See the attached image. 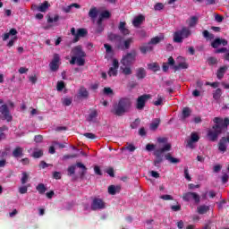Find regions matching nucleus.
<instances>
[{
    "instance_id": "nucleus-28",
    "label": "nucleus",
    "mask_w": 229,
    "mask_h": 229,
    "mask_svg": "<svg viewBox=\"0 0 229 229\" xmlns=\"http://www.w3.org/2000/svg\"><path fill=\"white\" fill-rule=\"evenodd\" d=\"M131 65H122L121 66V71L123 72V74H124L125 76H130L132 74V71H131V67H130Z\"/></svg>"
},
{
    "instance_id": "nucleus-2",
    "label": "nucleus",
    "mask_w": 229,
    "mask_h": 229,
    "mask_svg": "<svg viewBox=\"0 0 229 229\" xmlns=\"http://www.w3.org/2000/svg\"><path fill=\"white\" fill-rule=\"evenodd\" d=\"M157 142L158 144L154 151V155L156 157L154 165L156 167H159L160 164H162L164 160V153H165V151H171V145L170 143H167V139L159 138L157 139Z\"/></svg>"
},
{
    "instance_id": "nucleus-1",
    "label": "nucleus",
    "mask_w": 229,
    "mask_h": 229,
    "mask_svg": "<svg viewBox=\"0 0 229 229\" xmlns=\"http://www.w3.org/2000/svg\"><path fill=\"white\" fill-rule=\"evenodd\" d=\"M213 121L215 125L208 131V137L209 140L216 142V140H217V137L223 133V131L228 128L229 119L225 118L223 120L219 117H215Z\"/></svg>"
},
{
    "instance_id": "nucleus-31",
    "label": "nucleus",
    "mask_w": 229,
    "mask_h": 229,
    "mask_svg": "<svg viewBox=\"0 0 229 229\" xmlns=\"http://www.w3.org/2000/svg\"><path fill=\"white\" fill-rule=\"evenodd\" d=\"M49 6H50L49 2L45 1L43 4L38 5V12L46 13L49 9Z\"/></svg>"
},
{
    "instance_id": "nucleus-33",
    "label": "nucleus",
    "mask_w": 229,
    "mask_h": 229,
    "mask_svg": "<svg viewBox=\"0 0 229 229\" xmlns=\"http://www.w3.org/2000/svg\"><path fill=\"white\" fill-rule=\"evenodd\" d=\"M72 8H77V9H80L81 8V5L78 4H72L66 7H64L63 8V11L65 13H69L71 12V10H72Z\"/></svg>"
},
{
    "instance_id": "nucleus-20",
    "label": "nucleus",
    "mask_w": 229,
    "mask_h": 229,
    "mask_svg": "<svg viewBox=\"0 0 229 229\" xmlns=\"http://www.w3.org/2000/svg\"><path fill=\"white\" fill-rule=\"evenodd\" d=\"M140 50L142 55H146L147 53H151V51L153 50V46L148 42V44L141 45Z\"/></svg>"
},
{
    "instance_id": "nucleus-15",
    "label": "nucleus",
    "mask_w": 229,
    "mask_h": 229,
    "mask_svg": "<svg viewBox=\"0 0 229 229\" xmlns=\"http://www.w3.org/2000/svg\"><path fill=\"white\" fill-rule=\"evenodd\" d=\"M227 141H226V137H223L222 139H220L219 142H218V150L221 153H225L228 145H227Z\"/></svg>"
},
{
    "instance_id": "nucleus-60",
    "label": "nucleus",
    "mask_w": 229,
    "mask_h": 229,
    "mask_svg": "<svg viewBox=\"0 0 229 229\" xmlns=\"http://www.w3.org/2000/svg\"><path fill=\"white\" fill-rule=\"evenodd\" d=\"M94 172H95V174H98V176H102L103 175V173L101 172V169L98 165H96L94 167Z\"/></svg>"
},
{
    "instance_id": "nucleus-4",
    "label": "nucleus",
    "mask_w": 229,
    "mask_h": 229,
    "mask_svg": "<svg viewBox=\"0 0 229 229\" xmlns=\"http://www.w3.org/2000/svg\"><path fill=\"white\" fill-rule=\"evenodd\" d=\"M72 59L70 61L71 65L77 64L79 67H83L85 65V51H83V47L81 46H76L72 49Z\"/></svg>"
},
{
    "instance_id": "nucleus-57",
    "label": "nucleus",
    "mask_w": 229,
    "mask_h": 229,
    "mask_svg": "<svg viewBox=\"0 0 229 229\" xmlns=\"http://www.w3.org/2000/svg\"><path fill=\"white\" fill-rule=\"evenodd\" d=\"M203 37H204V38H214V35L210 34V32H208V30L203 31Z\"/></svg>"
},
{
    "instance_id": "nucleus-64",
    "label": "nucleus",
    "mask_w": 229,
    "mask_h": 229,
    "mask_svg": "<svg viewBox=\"0 0 229 229\" xmlns=\"http://www.w3.org/2000/svg\"><path fill=\"white\" fill-rule=\"evenodd\" d=\"M146 149H147V151H153V149H155V145H153V144H147Z\"/></svg>"
},
{
    "instance_id": "nucleus-40",
    "label": "nucleus",
    "mask_w": 229,
    "mask_h": 229,
    "mask_svg": "<svg viewBox=\"0 0 229 229\" xmlns=\"http://www.w3.org/2000/svg\"><path fill=\"white\" fill-rule=\"evenodd\" d=\"M28 180H30V174H28V173L26 172H23L21 174V184L25 185V183H28Z\"/></svg>"
},
{
    "instance_id": "nucleus-32",
    "label": "nucleus",
    "mask_w": 229,
    "mask_h": 229,
    "mask_svg": "<svg viewBox=\"0 0 229 229\" xmlns=\"http://www.w3.org/2000/svg\"><path fill=\"white\" fill-rule=\"evenodd\" d=\"M210 210V207L201 205L197 208L198 214L203 215L207 214Z\"/></svg>"
},
{
    "instance_id": "nucleus-46",
    "label": "nucleus",
    "mask_w": 229,
    "mask_h": 229,
    "mask_svg": "<svg viewBox=\"0 0 229 229\" xmlns=\"http://www.w3.org/2000/svg\"><path fill=\"white\" fill-rule=\"evenodd\" d=\"M72 104V98H63V105H64V106H71Z\"/></svg>"
},
{
    "instance_id": "nucleus-13",
    "label": "nucleus",
    "mask_w": 229,
    "mask_h": 229,
    "mask_svg": "<svg viewBox=\"0 0 229 229\" xmlns=\"http://www.w3.org/2000/svg\"><path fill=\"white\" fill-rule=\"evenodd\" d=\"M0 112L2 115H4V119H5V121H7L8 123L12 121L13 117H12V114H10V110H8V106L3 105L0 107Z\"/></svg>"
},
{
    "instance_id": "nucleus-61",
    "label": "nucleus",
    "mask_w": 229,
    "mask_h": 229,
    "mask_svg": "<svg viewBox=\"0 0 229 229\" xmlns=\"http://www.w3.org/2000/svg\"><path fill=\"white\" fill-rule=\"evenodd\" d=\"M161 199H164L165 201L173 200V196L171 195H162L160 197Z\"/></svg>"
},
{
    "instance_id": "nucleus-62",
    "label": "nucleus",
    "mask_w": 229,
    "mask_h": 229,
    "mask_svg": "<svg viewBox=\"0 0 229 229\" xmlns=\"http://www.w3.org/2000/svg\"><path fill=\"white\" fill-rule=\"evenodd\" d=\"M84 137H86V139H91V140L96 139V135L90 132L84 133Z\"/></svg>"
},
{
    "instance_id": "nucleus-45",
    "label": "nucleus",
    "mask_w": 229,
    "mask_h": 229,
    "mask_svg": "<svg viewBox=\"0 0 229 229\" xmlns=\"http://www.w3.org/2000/svg\"><path fill=\"white\" fill-rule=\"evenodd\" d=\"M96 117H98V111L93 110L89 115L88 121L92 122L94 121V119H96Z\"/></svg>"
},
{
    "instance_id": "nucleus-52",
    "label": "nucleus",
    "mask_w": 229,
    "mask_h": 229,
    "mask_svg": "<svg viewBox=\"0 0 229 229\" xmlns=\"http://www.w3.org/2000/svg\"><path fill=\"white\" fill-rule=\"evenodd\" d=\"M208 65H216L217 64V59L216 57H209L208 58Z\"/></svg>"
},
{
    "instance_id": "nucleus-11",
    "label": "nucleus",
    "mask_w": 229,
    "mask_h": 229,
    "mask_svg": "<svg viewBox=\"0 0 229 229\" xmlns=\"http://www.w3.org/2000/svg\"><path fill=\"white\" fill-rule=\"evenodd\" d=\"M151 98L150 95H141L137 98L136 101V108L137 110H144V106H146V101Z\"/></svg>"
},
{
    "instance_id": "nucleus-24",
    "label": "nucleus",
    "mask_w": 229,
    "mask_h": 229,
    "mask_svg": "<svg viewBox=\"0 0 229 229\" xmlns=\"http://www.w3.org/2000/svg\"><path fill=\"white\" fill-rule=\"evenodd\" d=\"M85 35H87V30L79 29L77 30V34H76L75 38H73V42H78L80 40V38L85 37Z\"/></svg>"
},
{
    "instance_id": "nucleus-43",
    "label": "nucleus",
    "mask_w": 229,
    "mask_h": 229,
    "mask_svg": "<svg viewBox=\"0 0 229 229\" xmlns=\"http://www.w3.org/2000/svg\"><path fill=\"white\" fill-rule=\"evenodd\" d=\"M122 149H127L128 151H130L131 153H133V151H135V149H137L136 147H134L133 144L131 143H127L126 147H123Z\"/></svg>"
},
{
    "instance_id": "nucleus-56",
    "label": "nucleus",
    "mask_w": 229,
    "mask_h": 229,
    "mask_svg": "<svg viewBox=\"0 0 229 229\" xmlns=\"http://www.w3.org/2000/svg\"><path fill=\"white\" fill-rule=\"evenodd\" d=\"M64 88H65V84L64 83V81L57 82V90L59 92H61V90H64Z\"/></svg>"
},
{
    "instance_id": "nucleus-55",
    "label": "nucleus",
    "mask_w": 229,
    "mask_h": 229,
    "mask_svg": "<svg viewBox=\"0 0 229 229\" xmlns=\"http://www.w3.org/2000/svg\"><path fill=\"white\" fill-rule=\"evenodd\" d=\"M140 124V119H136L131 124V127L132 128V130H135L136 128H139Z\"/></svg>"
},
{
    "instance_id": "nucleus-54",
    "label": "nucleus",
    "mask_w": 229,
    "mask_h": 229,
    "mask_svg": "<svg viewBox=\"0 0 229 229\" xmlns=\"http://www.w3.org/2000/svg\"><path fill=\"white\" fill-rule=\"evenodd\" d=\"M76 173V165H71L68 167V174L69 176H72V174H74Z\"/></svg>"
},
{
    "instance_id": "nucleus-63",
    "label": "nucleus",
    "mask_w": 229,
    "mask_h": 229,
    "mask_svg": "<svg viewBox=\"0 0 229 229\" xmlns=\"http://www.w3.org/2000/svg\"><path fill=\"white\" fill-rule=\"evenodd\" d=\"M114 91L110 88H105L104 89V94H106V96H110V94H113Z\"/></svg>"
},
{
    "instance_id": "nucleus-6",
    "label": "nucleus",
    "mask_w": 229,
    "mask_h": 229,
    "mask_svg": "<svg viewBox=\"0 0 229 229\" xmlns=\"http://www.w3.org/2000/svg\"><path fill=\"white\" fill-rule=\"evenodd\" d=\"M137 52L135 50H132L122 58L121 64L122 65H131V64L135 62Z\"/></svg>"
},
{
    "instance_id": "nucleus-8",
    "label": "nucleus",
    "mask_w": 229,
    "mask_h": 229,
    "mask_svg": "<svg viewBox=\"0 0 229 229\" xmlns=\"http://www.w3.org/2000/svg\"><path fill=\"white\" fill-rule=\"evenodd\" d=\"M177 65H174V71H182V69H189V64L187 63V59L183 56H178L176 58Z\"/></svg>"
},
{
    "instance_id": "nucleus-58",
    "label": "nucleus",
    "mask_w": 229,
    "mask_h": 229,
    "mask_svg": "<svg viewBox=\"0 0 229 229\" xmlns=\"http://www.w3.org/2000/svg\"><path fill=\"white\" fill-rule=\"evenodd\" d=\"M184 178H186L188 182H191V175L189 174V168L187 167L184 168Z\"/></svg>"
},
{
    "instance_id": "nucleus-5",
    "label": "nucleus",
    "mask_w": 229,
    "mask_h": 229,
    "mask_svg": "<svg viewBox=\"0 0 229 229\" xmlns=\"http://www.w3.org/2000/svg\"><path fill=\"white\" fill-rule=\"evenodd\" d=\"M17 33L16 29H11L9 32L4 33L2 36L4 42H6L10 37H13V38L7 43V47H13V46L15 44V40H17Z\"/></svg>"
},
{
    "instance_id": "nucleus-17",
    "label": "nucleus",
    "mask_w": 229,
    "mask_h": 229,
    "mask_svg": "<svg viewBox=\"0 0 229 229\" xmlns=\"http://www.w3.org/2000/svg\"><path fill=\"white\" fill-rule=\"evenodd\" d=\"M118 30L120 33H122V35H130V30L128 29V27H126V21H120L118 25Z\"/></svg>"
},
{
    "instance_id": "nucleus-27",
    "label": "nucleus",
    "mask_w": 229,
    "mask_h": 229,
    "mask_svg": "<svg viewBox=\"0 0 229 229\" xmlns=\"http://www.w3.org/2000/svg\"><path fill=\"white\" fill-rule=\"evenodd\" d=\"M146 69L144 68H138L136 70V77L138 80H144V78H146Z\"/></svg>"
},
{
    "instance_id": "nucleus-14",
    "label": "nucleus",
    "mask_w": 229,
    "mask_h": 229,
    "mask_svg": "<svg viewBox=\"0 0 229 229\" xmlns=\"http://www.w3.org/2000/svg\"><path fill=\"white\" fill-rule=\"evenodd\" d=\"M199 140V135L196 132H192L191 134V139L187 141L188 148H191V149L194 148V142H198Z\"/></svg>"
},
{
    "instance_id": "nucleus-51",
    "label": "nucleus",
    "mask_w": 229,
    "mask_h": 229,
    "mask_svg": "<svg viewBox=\"0 0 229 229\" xmlns=\"http://www.w3.org/2000/svg\"><path fill=\"white\" fill-rule=\"evenodd\" d=\"M154 10L156 12H160V10H164V4L162 3H157L154 6Z\"/></svg>"
},
{
    "instance_id": "nucleus-22",
    "label": "nucleus",
    "mask_w": 229,
    "mask_h": 229,
    "mask_svg": "<svg viewBox=\"0 0 229 229\" xmlns=\"http://www.w3.org/2000/svg\"><path fill=\"white\" fill-rule=\"evenodd\" d=\"M199 21V17L198 16H191L187 20V24L190 28H194Z\"/></svg>"
},
{
    "instance_id": "nucleus-37",
    "label": "nucleus",
    "mask_w": 229,
    "mask_h": 229,
    "mask_svg": "<svg viewBox=\"0 0 229 229\" xmlns=\"http://www.w3.org/2000/svg\"><path fill=\"white\" fill-rule=\"evenodd\" d=\"M76 167H79V169L82 170L81 176H85V174H87V166H85V165L79 162L76 164Z\"/></svg>"
},
{
    "instance_id": "nucleus-23",
    "label": "nucleus",
    "mask_w": 229,
    "mask_h": 229,
    "mask_svg": "<svg viewBox=\"0 0 229 229\" xmlns=\"http://www.w3.org/2000/svg\"><path fill=\"white\" fill-rule=\"evenodd\" d=\"M162 40H164V34H159L158 36L152 38L149 44H151V46H157V44H160Z\"/></svg>"
},
{
    "instance_id": "nucleus-38",
    "label": "nucleus",
    "mask_w": 229,
    "mask_h": 229,
    "mask_svg": "<svg viewBox=\"0 0 229 229\" xmlns=\"http://www.w3.org/2000/svg\"><path fill=\"white\" fill-rule=\"evenodd\" d=\"M89 17H90V19H96V17H98V8L92 7L89 12Z\"/></svg>"
},
{
    "instance_id": "nucleus-39",
    "label": "nucleus",
    "mask_w": 229,
    "mask_h": 229,
    "mask_svg": "<svg viewBox=\"0 0 229 229\" xmlns=\"http://www.w3.org/2000/svg\"><path fill=\"white\" fill-rule=\"evenodd\" d=\"M181 31V35H182V38H187L189 37H191V30H189L188 28H183Z\"/></svg>"
},
{
    "instance_id": "nucleus-49",
    "label": "nucleus",
    "mask_w": 229,
    "mask_h": 229,
    "mask_svg": "<svg viewBox=\"0 0 229 229\" xmlns=\"http://www.w3.org/2000/svg\"><path fill=\"white\" fill-rule=\"evenodd\" d=\"M148 69H150L151 71L157 72V71H158V69H160V66H158V64H157V63H152V64H148Z\"/></svg>"
},
{
    "instance_id": "nucleus-9",
    "label": "nucleus",
    "mask_w": 229,
    "mask_h": 229,
    "mask_svg": "<svg viewBox=\"0 0 229 229\" xmlns=\"http://www.w3.org/2000/svg\"><path fill=\"white\" fill-rule=\"evenodd\" d=\"M60 60V55L54 54V57L49 64L50 71H52L53 72H56V71L60 69V64H62Z\"/></svg>"
},
{
    "instance_id": "nucleus-30",
    "label": "nucleus",
    "mask_w": 229,
    "mask_h": 229,
    "mask_svg": "<svg viewBox=\"0 0 229 229\" xmlns=\"http://www.w3.org/2000/svg\"><path fill=\"white\" fill-rule=\"evenodd\" d=\"M78 96L79 98H89V91L85 87H81L78 91Z\"/></svg>"
},
{
    "instance_id": "nucleus-18",
    "label": "nucleus",
    "mask_w": 229,
    "mask_h": 229,
    "mask_svg": "<svg viewBox=\"0 0 229 229\" xmlns=\"http://www.w3.org/2000/svg\"><path fill=\"white\" fill-rule=\"evenodd\" d=\"M212 47L217 49L220 46H228V41L223 38H216L214 42L211 44Z\"/></svg>"
},
{
    "instance_id": "nucleus-21",
    "label": "nucleus",
    "mask_w": 229,
    "mask_h": 229,
    "mask_svg": "<svg viewBox=\"0 0 229 229\" xmlns=\"http://www.w3.org/2000/svg\"><path fill=\"white\" fill-rule=\"evenodd\" d=\"M23 155H24V148H22L21 147H16L13 150V157H14V158H20L21 157H23Z\"/></svg>"
},
{
    "instance_id": "nucleus-48",
    "label": "nucleus",
    "mask_w": 229,
    "mask_h": 229,
    "mask_svg": "<svg viewBox=\"0 0 229 229\" xmlns=\"http://www.w3.org/2000/svg\"><path fill=\"white\" fill-rule=\"evenodd\" d=\"M102 19H110V12L105 11L101 13L100 19L98 21H101Z\"/></svg>"
},
{
    "instance_id": "nucleus-26",
    "label": "nucleus",
    "mask_w": 229,
    "mask_h": 229,
    "mask_svg": "<svg viewBox=\"0 0 229 229\" xmlns=\"http://www.w3.org/2000/svg\"><path fill=\"white\" fill-rule=\"evenodd\" d=\"M226 71H228V67L227 66H222L218 69L217 72H216V78L218 80H223L225 73L226 72Z\"/></svg>"
},
{
    "instance_id": "nucleus-41",
    "label": "nucleus",
    "mask_w": 229,
    "mask_h": 229,
    "mask_svg": "<svg viewBox=\"0 0 229 229\" xmlns=\"http://www.w3.org/2000/svg\"><path fill=\"white\" fill-rule=\"evenodd\" d=\"M160 125V119L157 118L150 124V130L155 131Z\"/></svg>"
},
{
    "instance_id": "nucleus-34",
    "label": "nucleus",
    "mask_w": 229,
    "mask_h": 229,
    "mask_svg": "<svg viewBox=\"0 0 229 229\" xmlns=\"http://www.w3.org/2000/svg\"><path fill=\"white\" fill-rule=\"evenodd\" d=\"M108 38L109 40H112L113 42H121V40H123V37L114 34V33H110L108 35Z\"/></svg>"
},
{
    "instance_id": "nucleus-36",
    "label": "nucleus",
    "mask_w": 229,
    "mask_h": 229,
    "mask_svg": "<svg viewBox=\"0 0 229 229\" xmlns=\"http://www.w3.org/2000/svg\"><path fill=\"white\" fill-rule=\"evenodd\" d=\"M36 190L38 191V192H39V194H46V191H47V188H46V185H44V183H39L36 187Z\"/></svg>"
},
{
    "instance_id": "nucleus-59",
    "label": "nucleus",
    "mask_w": 229,
    "mask_h": 229,
    "mask_svg": "<svg viewBox=\"0 0 229 229\" xmlns=\"http://www.w3.org/2000/svg\"><path fill=\"white\" fill-rule=\"evenodd\" d=\"M20 194H26L28 192V186H21L19 188Z\"/></svg>"
},
{
    "instance_id": "nucleus-16",
    "label": "nucleus",
    "mask_w": 229,
    "mask_h": 229,
    "mask_svg": "<svg viewBox=\"0 0 229 229\" xmlns=\"http://www.w3.org/2000/svg\"><path fill=\"white\" fill-rule=\"evenodd\" d=\"M133 44V38H129L123 41V43L120 42L118 45L119 49H130V46Z\"/></svg>"
},
{
    "instance_id": "nucleus-35",
    "label": "nucleus",
    "mask_w": 229,
    "mask_h": 229,
    "mask_svg": "<svg viewBox=\"0 0 229 229\" xmlns=\"http://www.w3.org/2000/svg\"><path fill=\"white\" fill-rule=\"evenodd\" d=\"M165 160H168L170 164H180V159L176 157H173L171 154H166L165 156Z\"/></svg>"
},
{
    "instance_id": "nucleus-50",
    "label": "nucleus",
    "mask_w": 229,
    "mask_h": 229,
    "mask_svg": "<svg viewBox=\"0 0 229 229\" xmlns=\"http://www.w3.org/2000/svg\"><path fill=\"white\" fill-rule=\"evenodd\" d=\"M42 155H44V152H42V150H35L32 154V157L34 158H40V157H42Z\"/></svg>"
},
{
    "instance_id": "nucleus-53",
    "label": "nucleus",
    "mask_w": 229,
    "mask_h": 229,
    "mask_svg": "<svg viewBox=\"0 0 229 229\" xmlns=\"http://www.w3.org/2000/svg\"><path fill=\"white\" fill-rule=\"evenodd\" d=\"M103 30L104 29H103V24H101V20H98L96 33H102Z\"/></svg>"
},
{
    "instance_id": "nucleus-3",
    "label": "nucleus",
    "mask_w": 229,
    "mask_h": 229,
    "mask_svg": "<svg viewBox=\"0 0 229 229\" xmlns=\"http://www.w3.org/2000/svg\"><path fill=\"white\" fill-rule=\"evenodd\" d=\"M131 106V101L130 98H120L119 101L113 105V108L111 109V113L114 115H117L118 117H123V114L130 110Z\"/></svg>"
},
{
    "instance_id": "nucleus-29",
    "label": "nucleus",
    "mask_w": 229,
    "mask_h": 229,
    "mask_svg": "<svg viewBox=\"0 0 229 229\" xmlns=\"http://www.w3.org/2000/svg\"><path fill=\"white\" fill-rule=\"evenodd\" d=\"M174 42H176L177 44L183 42V36L180 30L174 34Z\"/></svg>"
},
{
    "instance_id": "nucleus-19",
    "label": "nucleus",
    "mask_w": 229,
    "mask_h": 229,
    "mask_svg": "<svg viewBox=\"0 0 229 229\" xmlns=\"http://www.w3.org/2000/svg\"><path fill=\"white\" fill-rule=\"evenodd\" d=\"M145 19L146 18L142 14H140V15L134 17V19L132 21L133 27L139 28V26H140V24H142V22H144Z\"/></svg>"
},
{
    "instance_id": "nucleus-7",
    "label": "nucleus",
    "mask_w": 229,
    "mask_h": 229,
    "mask_svg": "<svg viewBox=\"0 0 229 229\" xmlns=\"http://www.w3.org/2000/svg\"><path fill=\"white\" fill-rule=\"evenodd\" d=\"M90 208L91 210H105L106 208V203L102 199L95 198L91 202Z\"/></svg>"
},
{
    "instance_id": "nucleus-42",
    "label": "nucleus",
    "mask_w": 229,
    "mask_h": 229,
    "mask_svg": "<svg viewBox=\"0 0 229 229\" xmlns=\"http://www.w3.org/2000/svg\"><path fill=\"white\" fill-rule=\"evenodd\" d=\"M191 108L189 107H184L182 109V119H187V117H190L191 116Z\"/></svg>"
},
{
    "instance_id": "nucleus-25",
    "label": "nucleus",
    "mask_w": 229,
    "mask_h": 229,
    "mask_svg": "<svg viewBox=\"0 0 229 229\" xmlns=\"http://www.w3.org/2000/svg\"><path fill=\"white\" fill-rule=\"evenodd\" d=\"M117 192H121V186L111 185L108 187V193L111 194V196H115Z\"/></svg>"
},
{
    "instance_id": "nucleus-44",
    "label": "nucleus",
    "mask_w": 229,
    "mask_h": 229,
    "mask_svg": "<svg viewBox=\"0 0 229 229\" xmlns=\"http://www.w3.org/2000/svg\"><path fill=\"white\" fill-rule=\"evenodd\" d=\"M222 95V91L221 89H217L214 93H213V98L214 99H216V101L220 99Z\"/></svg>"
},
{
    "instance_id": "nucleus-10",
    "label": "nucleus",
    "mask_w": 229,
    "mask_h": 229,
    "mask_svg": "<svg viewBox=\"0 0 229 229\" xmlns=\"http://www.w3.org/2000/svg\"><path fill=\"white\" fill-rule=\"evenodd\" d=\"M182 199H183V201H192L193 200L197 204L199 203V201H200L199 194H198L196 192L183 193Z\"/></svg>"
},
{
    "instance_id": "nucleus-47",
    "label": "nucleus",
    "mask_w": 229,
    "mask_h": 229,
    "mask_svg": "<svg viewBox=\"0 0 229 229\" xmlns=\"http://www.w3.org/2000/svg\"><path fill=\"white\" fill-rule=\"evenodd\" d=\"M154 105H155V106H160L164 105V98H162L161 96H158L157 100H156L154 102Z\"/></svg>"
},
{
    "instance_id": "nucleus-12",
    "label": "nucleus",
    "mask_w": 229,
    "mask_h": 229,
    "mask_svg": "<svg viewBox=\"0 0 229 229\" xmlns=\"http://www.w3.org/2000/svg\"><path fill=\"white\" fill-rule=\"evenodd\" d=\"M119 69V61L117 59H113L112 66L109 68V71L107 72L108 76H117Z\"/></svg>"
}]
</instances>
